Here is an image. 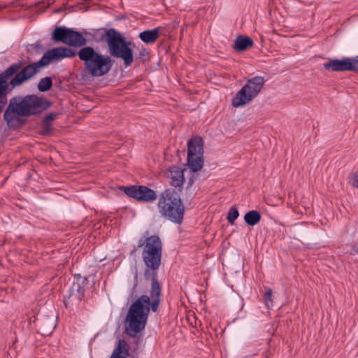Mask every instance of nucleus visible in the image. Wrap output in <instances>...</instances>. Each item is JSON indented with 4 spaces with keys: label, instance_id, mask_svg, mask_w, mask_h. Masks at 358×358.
Instances as JSON below:
<instances>
[{
    "label": "nucleus",
    "instance_id": "obj_1",
    "mask_svg": "<svg viewBox=\"0 0 358 358\" xmlns=\"http://www.w3.org/2000/svg\"><path fill=\"white\" fill-rule=\"evenodd\" d=\"M150 297L142 295L130 306L125 319V331L130 337H136L145 329L150 308L156 312L160 302L161 287L155 273L152 278Z\"/></svg>",
    "mask_w": 358,
    "mask_h": 358
},
{
    "label": "nucleus",
    "instance_id": "obj_2",
    "mask_svg": "<svg viewBox=\"0 0 358 358\" xmlns=\"http://www.w3.org/2000/svg\"><path fill=\"white\" fill-rule=\"evenodd\" d=\"M50 106L48 101L36 95L15 96L10 99L3 118L9 127H16L24 123L22 117L39 114Z\"/></svg>",
    "mask_w": 358,
    "mask_h": 358
},
{
    "label": "nucleus",
    "instance_id": "obj_3",
    "mask_svg": "<svg viewBox=\"0 0 358 358\" xmlns=\"http://www.w3.org/2000/svg\"><path fill=\"white\" fill-rule=\"evenodd\" d=\"M76 56V51L67 47H58L48 50L39 61L24 65V60H19L22 62V66L15 73V76L11 79L10 84L13 87L20 86L34 77L41 69L55 60L64 58H71Z\"/></svg>",
    "mask_w": 358,
    "mask_h": 358
},
{
    "label": "nucleus",
    "instance_id": "obj_4",
    "mask_svg": "<svg viewBox=\"0 0 358 358\" xmlns=\"http://www.w3.org/2000/svg\"><path fill=\"white\" fill-rule=\"evenodd\" d=\"M83 62V71L92 77H101L111 70L113 60L110 56H105L91 46H85L76 52Z\"/></svg>",
    "mask_w": 358,
    "mask_h": 358
},
{
    "label": "nucleus",
    "instance_id": "obj_5",
    "mask_svg": "<svg viewBox=\"0 0 358 358\" xmlns=\"http://www.w3.org/2000/svg\"><path fill=\"white\" fill-rule=\"evenodd\" d=\"M104 36L106 38L110 55L121 58L126 67L131 66L134 62L133 52L129 48L131 42L126 41L124 38L114 29L106 30Z\"/></svg>",
    "mask_w": 358,
    "mask_h": 358
},
{
    "label": "nucleus",
    "instance_id": "obj_6",
    "mask_svg": "<svg viewBox=\"0 0 358 358\" xmlns=\"http://www.w3.org/2000/svg\"><path fill=\"white\" fill-rule=\"evenodd\" d=\"M143 247L142 257L148 268L157 270L161 264L162 243L159 236L153 235L141 238L137 248Z\"/></svg>",
    "mask_w": 358,
    "mask_h": 358
},
{
    "label": "nucleus",
    "instance_id": "obj_7",
    "mask_svg": "<svg viewBox=\"0 0 358 358\" xmlns=\"http://www.w3.org/2000/svg\"><path fill=\"white\" fill-rule=\"evenodd\" d=\"M159 213L165 218L179 223V193L169 188L162 193L158 201Z\"/></svg>",
    "mask_w": 358,
    "mask_h": 358
},
{
    "label": "nucleus",
    "instance_id": "obj_8",
    "mask_svg": "<svg viewBox=\"0 0 358 358\" xmlns=\"http://www.w3.org/2000/svg\"><path fill=\"white\" fill-rule=\"evenodd\" d=\"M264 83L265 80L262 76H255L248 80L246 84L232 99V106L238 108L252 101L259 94Z\"/></svg>",
    "mask_w": 358,
    "mask_h": 358
},
{
    "label": "nucleus",
    "instance_id": "obj_9",
    "mask_svg": "<svg viewBox=\"0 0 358 358\" xmlns=\"http://www.w3.org/2000/svg\"><path fill=\"white\" fill-rule=\"evenodd\" d=\"M204 141L199 136H192L187 142L186 166L190 171L197 173L204 165Z\"/></svg>",
    "mask_w": 358,
    "mask_h": 358
},
{
    "label": "nucleus",
    "instance_id": "obj_10",
    "mask_svg": "<svg viewBox=\"0 0 358 358\" xmlns=\"http://www.w3.org/2000/svg\"><path fill=\"white\" fill-rule=\"evenodd\" d=\"M324 68L331 71H352L358 72V55L353 57H343L338 59H329L324 64Z\"/></svg>",
    "mask_w": 358,
    "mask_h": 358
},
{
    "label": "nucleus",
    "instance_id": "obj_11",
    "mask_svg": "<svg viewBox=\"0 0 358 358\" xmlns=\"http://www.w3.org/2000/svg\"><path fill=\"white\" fill-rule=\"evenodd\" d=\"M124 192L129 197L144 202H152L157 199L154 190L143 185L125 187Z\"/></svg>",
    "mask_w": 358,
    "mask_h": 358
},
{
    "label": "nucleus",
    "instance_id": "obj_12",
    "mask_svg": "<svg viewBox=\"0 0 358 358\" xmlns=\"http://www.w3.org/2000/svg\"><path fill=\"white\" fill-rule=\"evenodd\" d=\"M36 327L38 333L43 336H48L55 329L56 324L53 317H44L37 319Z\"/></svg>",
    "mask_w": 358,
    "mask_h": 358
},
{
    "label": "nucleus",
    "instance_id": "obj_13",
    "mask_svg": "<svg viewBox=\"0 0 358 358\" xmlns=\"http://www.w3.org/2000/svg\"><path fill=\"white\" fill-rule=\"evenodd\" d=\"M253 41L248 36L238 35L234 40L233 48L236 52H243L253 47Z\"/></svg>",
    "mask_w": 358,
    "mask_h": 358
},
{
    "label": "nucleus",
    "instance_id": "obj_14",
    "mask_svg": "<svg viewBox=\"0 0 358 358\" xmlns=\"http://www.w3.org/2000/svg\"><path fill=\"white\" fill-rule=\"evenodd\" d=\"M86 43V38L80 32L69 29L66 44L73 47H82Z\"/></svg>",
    "mask_w": 358,
    "mask_h": 358
},
{
    "label": "nucleus",
    "instance_id": "obj_15",
    "mask_svg": "<svg viewBox=\"0 0 358 358\" xmlns=\"http://www.w3.org/2000/svg\"><path fill=\"white\" fill-rule=\"evenodd\" d=\"M159 36V27L145 30L140 33L139 38L141 40L148 44L154 43Z\"/></svg>",
    "mask_w": 358,
    "mask_h": 358
},
{
    "label": "nucleus",
    "instance_id": "obj_16",
    "mask_svg": "<svg viewBox=\"0 0 358 358\" xmlns=\"http://www.w3.org/2000/svg\"><path fill=\"white\" fill-rule=\"evenodd\" d=\"M69 31V29L65 27H57L52 32V39L55 42H62L66 44Z\"/></svg>",
    "mask_w": 358,
    "mask_h": 358
},
{
    "label": "nucleus",
    "instance_id": "obj_17",
    "mask_svg": "<svg viewBox=\"0 0 358 358\" xmlns=\"http://www.w3.org/2000/svg\"><path fill=\"white\" fill-rule=\"evenodd\" d=\"M128 355L126 342L120 339L110 358H127Z\"/></svg>",
    "mask_w": 358,
    "mask_h": 358
},
{
    "label": "nucleus",
    "instance_id": "obj_18",
    "mask_svg": "<svg viewBox=\"0 0 358 358\" xmlns=\"http://www.w3.org/2000/svg\"><path fill=\"white\" fill-rule=\"evenodd\" d=\"M166 176L170 180L171 185L178 187H179V167L174 165L170 166L166 173Z\"/></svg>",
    "mask_w": 358,
    "mask_h": 358
},
{
    "label": "nucleus",
    "instance_id": "obj_19",
    "mask_svg": "<svg viewBox=\"0 0 358 358\" xmlns=\"http://www.w3.org/2000/svg\"><path fill=\"white\" fill-rule=\"evenodd\" d=\"M262 215L257 210H250L244 215V221L250 226H255L261 220Z\"/></svg>",
    "mask_w": 358,
    "mask_h": 358
},
{
    "label": "nucleus",
    "instance_id": "obj_20",
    "mask_svg": "<svg viewBox=\"0 0 358 358\" xmlns=\"http://www.w3.org/2000/svg\"><path fill=\"white\" fill-rule=\"evenodd\" d=\"M52 86V80L50 77L41 78L38 83V89L40 92H46Z\"/></svg>",
    "mask_w": 358,
    "mask_h": 358
},
{
    "label": "nucleus",
    "instance_id": "obj_21",
    "mask_svg": "<svg viewBox=\"0 0 358 358\" xmlns=\"http://www.w3.org/2000/svg\"><path fill=\"white\" fill-rule=\"evenodd\" d=\"M238 216H239V213H238V209L236 207L232 206L229 209L228 215H227V219L228 220V222L230 224H234L235 220L238 218Z\"/></svg>",
    "mask_w": 358,
    "mask_h": 358
},
{
    "label": "nucleus",
    "instance_id": "obj_22",
    "mask_svg": "<svg viewBox=\"0 0 358 358\" xmlns=\"http://www.w3.org/2000/svg\"><path fill=\"white\" fill-rule=\"evenodd\" d=\"M272 296V290L271 289H268L264 294V300L265 301V305L268 309H270L273 307V301L271 299Z\"/></svg>",
    "mask_w": 358,
    "mask_h": 358
},
{
    "label": "nucleus",
    "instance_id": "obj_23",
    "mask_svg": "<svg viewBox=\"0 0 358 358\" xmlns=\"http://www.w3.org/2000/svg\"><path fill=\"white\" fill-rule=\"evenodd\" d=\"M52 131L51 124L43 121L41 125V134L43 135H48Z\"/></svg>",
    "mask_w": 358,
    "mask_h": 358
},
{
    "label": "nucleus",
    "instance_id": "obj_24",
    "mask_svg": "<svg viewBox=\"0 0 358 358\" xmlns=\"http://www.w3.org/2000/svg\"><path fill=\"white\" fill-rule=\"evenodd\" d=\"M57 116V115L55 113H50L44 117L43 121L51 124L56 119Z\"/></svg>",
    "mask_w": 358,
    "mask_h": 358
},
{
    "label": "nucleus",
    "instance_id": "obj_25",
    "mask_svg": "<svg viewBox=\"0 0 358 358\" xmlns=\"http://www.w3.org/2000/svg\"><path fill=\"white\" fill-rule=\"evenodd\" d=\"M73 289H76L77 291L76 296L78 298H80L83 294V289L79 284H74L73 286Z\"/></svg>",
    "mask_w": 358,
    "mask_h": 358
},
{
    "label": "nucleus",
    "instance_id": "obj_26",
    "mask_svg": "<svg viewBox=\"0 0 358 358\" xmlns=\"http://www.w3.org/2000/svg\"><path fill=\"white\" fill-rule=\"evenodd\" d=\"M187 171L186 169H180V187L182 185L184 181H185V173Z\"/></svg>",
    "mask_w": 358,
    "mask_h": 358
},
{
    "label": "nucleus",
    "instance_id": "obj_27",
    "mask_svg": "<svg viewBox=\"0 0 358 358\" xmlns=\"http://www.w3.org/2000/svg\"><path fill=\"white\" fill-rule=\"evenodd\" d=\"M358 254V245H353L350 250V255H355Z\"/></svg>",
    "mask_w": 358,
    "mask_h": 358
},
{
    "label": "nucleus",
    "instance_id": "obj_28",
    "mask_svg": "<svg viewBox=\"0 0 358 358\" xmlns=\"http://www.w3.org/2000/svg\"><path fill=\"white\" fill-rule=\"evenodd\" d=\"M184 210H185V208L182 203V201L180 200V223L182 222V219H183Z\"/></svg>",
    "mask_w": 358,
    "mask_h": 358
},
{
    "label": "nucleus",
    "instance_id": "obj_29",
    "mask_svg": "<svg viewBox=\"0 0 358 358\" xmlns=\"http://www.w3.org/2000/svg\"><path fill=\"white\" fill-rule=\"evenodd\" d=\"M353 185L356 187H358V173L355 174Z\"/></svg>",
    "mask_w": 358,
    "mask_h": 358
},
{
    "label": "nucleus",
    "instance_id": "obj_30",
    "mask_svg": "<svg viewBox=\"0 0 358 358\" xmlns=\"http://www.w3.org/2000/svg\"><path fill=\"white\" fill-rule=\"evenodd\" d=\"M8 6L7 4H1V5H0V10H1V9H3V8H7Z\"/></svg>",
    "mask_w": 358,
    "mask_h": 358
},
{
    "label": "nucleus",
    "instance_id": "obj_31",
    "mask_svg": "<svg viewBox=\"0 0 358 358\" xmlns=\"http://www.w3.org/2000/svg\"><path fill=\"white\" fill-rule=\"evenodd\" d=\"M62 10H63V8H58V9H57L55 10V13H58L62 12Z\"/></svg>",
    "mask_w": 358,
    "mask_h": 358
},
{
    "label": "nucleus",
    "instance_id": "obj_32",
    "mask_svg": "<svg viewBox=\"0 0 358 358\" xmlns=\"http://www.w3.org/2000/svg\"><path fill=\"white\" fill-rule=\"evenodd\" d=\"M176 153L177 155H179V149H176Z\"/></svg>",
    "mask_w": 358,
    "mask_h": 358
},
{
    "label": "nucleus",
    "instance_id": "obj_33",
    "mask_svg": "<svg viewBox=\"0 0 358 358\" xmlns=\"http://www.w3.org/2000/svg\"><path fill=\"white\" fill-rule=\"evenodd\" d=\"M136 250H137V248H135L132 250L131 254L134 253V252L136 251Z\"/></svg>",
    "mask_w": 358,
    "mask_h": 358
},
{
    "label": "nucleus",
    "instance_id": "obj_34",
    "mask_svg": "<svg viewBox=\"0 0 358 358\" xmlns=\"http://www.w3.org/2000/svg\"><path fill=\"white\" fill-rule=\"evenodd\" d=\"M184 24H185V25H186V26H187V25H188V24L186 22V21H185Z\"/></svg>",
    "mask_w": 358,
    "mask_h": 358
},
{
    "label": "nucleus",
    "instance_id": "obj_35",
    "mask_svg": "<svg viewBox=\"0 0 358 358\" xmlns=\"http://www.w3.org/2000/svg\"><path fill=\"white\" fill-rule=\"evenodd\" d=\"M143 55H144V52L140 53L141 56Z\"/></svg>",
    "mask_w": 358,
    "mask_h": 358
},
{
    "label": "nucleus",
    "instance_id": "obj_36",
    "mask_svg": "<svg viewBox=\"0 0 358 358\" xmlns=\"http://www.w3.org/2000/svg\"><path fill=\"white\" fill-rule=\"evenodd\" d=\"M143 55H144V52L140 53L141 56Z\"/></svg>",
    "mask_w": 358,
    "mask_h": 358
}]
</instances>
